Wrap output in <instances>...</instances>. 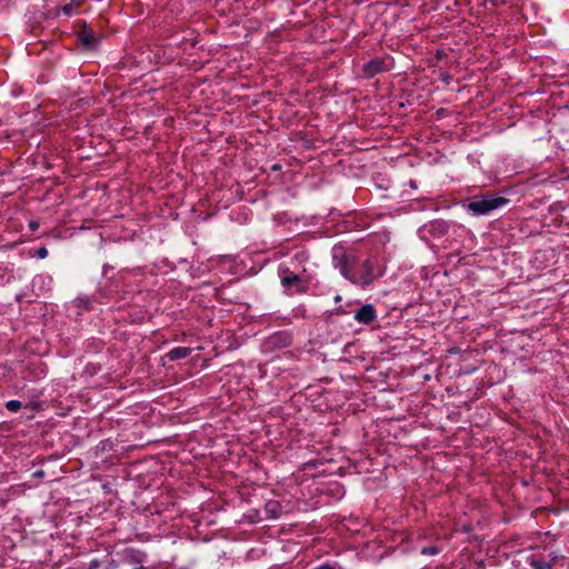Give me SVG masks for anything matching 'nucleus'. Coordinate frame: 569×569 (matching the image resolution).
<instances>
[{
    "instance_id": "20",
    "label": "nucleus",
    "mask_w": 569,
    "mask_h": 569,
    "mask_svg": "<svg viewBox=\"0 0 569 569\" xmlns=\"http://www.w3.org/2000/svg\"><path fill=\"white\" fill-rule=\"evenodd\" d=\"M29 228L32 230V231H36L38 228H39V222L36 221V220H31L29 222Z\"/></svg>"
},
{
    "instance_id": "9",
    "label": "nucleus",
    "mask_w": 569,
    "mask_h": 569,
    "mask_svg": "<svg viewBox=\"0 0 569 569\" xmlns=\"http://www.w3.org/2000/svg\"><path fill=\"white\" fill-rule=\"evenodd\" d=\"M79 40L87 49H93L98 44L96 33L91 29H83L79 33Z\"/></svg>"
},
{
    "instance_id": "3",
    "label": "nucleus",
    "mask_w": 569,
    "mask_h": 569,
    "mask_svg": "<svg viewBox=\"0 0 569 569\" xmlns=\"http://www.w3.org/2000/svg\"><path fill=\"white\" fill-rule=\"evenodd\" d=\"M302 274L300 271L292 270L286 262L278 266L280 283L287 296L307 292L308 284Z\"/></svg>"
},
{
    "instance_id": "1",
    "label": "nucleus",
    "mask_w": 569,
    "mask_h": 569,
    "mask_svg": "<svg viewBox=\"0 0 569 569\" xmlns=\"http://www.w3.org/2000/svg\"><path fill=\"white\" fill-rule=\"evenodd\" d=\"M332 264L340 274L351 283L360 287L370 286L375 279L381 277L383 271L373 258L360 260L353 252L341 244H336L331 250Z\"/></svg>"
},
{
    "instance_id": "11",
    "label": "nucleus",
    "mask_w": 569,
    "mask_h": 569,
    "mask_svg": "<svg viewBox=\"0 0 569 569\" xmlns=\"http://www.w3.org/2000/svg\"><path fill=\"white\" fill-rule=\"evenodd\" d=\"M192 352L191 348L188 347H176L167 352L166 358L170 361H177L189 357Z\"/></svg>"
},
{
    "instance_id": "12",
    "label": "nucleus",
    "mask_w": 569,
    "mask_h": 569,
    "mask_svg": "<svg viewBox=\"0 0 569 569\" xmlns=\"http://www.w3.org/2000/svg\"><path fill=\"white\" fill-rule=\"evenodd\" d=\"M83 2V0H71L69 3L62 6L59 13H63L66 17H72L77 13V8Z\"/></svg>"
},
{
    "instance_id": "18",
    "label": "nucleus",
    "mask_w": 569,
    "mask_h": 569,
    "mask_svg": "<svg viewBox=\"0 0 569 569\" xmlns=\"http://www.w3.org/2000/svg\"><path fill=\"white\" fill-rule=\"evenodd\" d=\"M99 566L100 561L98 559H92L88 565V569H98Z\"/></svg>"
},
{
    "instance_id": "10",
    "label": "nucleus",
    "mask_w": 569,
    "mask_h": 569,
    "mask_svg": "<svg viewBox=\"0 0 569 569\" xmlns=\"http://www.w3.org/2000/svg\"><path fill=\"white\" fill-rule=\"evenodd\" d=\"M268 343L276 348H284L291 345V337L286 332H277L269 338Z\"/></svg>"
},
{
    "instance_id": "26",
    "label": "nucleus",
    "mask_w": 569,
    "mask_h": 569,
    "mask_svg": "<svg viewBox=\"0 0 569 569\" xmlns=\"http://www.w3.org/2000/svg\"><path fill=\"white\" fill-rule=\"evenodd\" d=\"M336 301H340L341 300V297L340 296H336Z\"/></svg>"
},
{
    "instance_id": "4",
    "label": "nucleus",
    "mask_w": 569,
    "mask_h": 569,
    "mask_svg": "<svg viewBox=\"0 0 569 569\" xmlns=\"http://www.w3.org/2000/svg\"><path fill=\"white\" fill-rule=\"evenodd\" d=\"M310 259V253L305 247H295L289 252V267L292 270L300 271L301 273L307 272L306 263Z\"/></svg>"
},
{
    "instance_id": "7",
    "label": "nucleus",
    "mask_w": 569,
    "mask_h": 569,
    "mask_svg": "<svg viewBox=\"0 0 569 569\" xmlns=\"http://www.w3.org/2000/svg\"><path fill=\"white\" fill-rule=\"evenodd\" d=\"M353 318L359 323L369 325L376 320L377 312L371 303H367L355 312Z\"/></svg>"
},
{
    "instance_id": "14",
    "label": "nucleus",
    "mask_w": 569,
    "mask_h": 569,
    "mask_svg": "<svg viewBox=\"0 0 569 569\" xmlns=\"http://www.w3.org/2000/svg\"><path fill=\"white\" fill-rule=\"evenodd\" d=\"M6 408L11 412H18L22 408V403L19 400H9L6 402Z\"/></svg>"
},
{
    "instance_id": "24",
    "label": "nucleus",
    "mask_w": 569,
    "mask_h": 569,
    "mask_svg": "<svg viewBox=\"0 0 569 569\" xmlns=\"http://www.w3.org/2000/svg\"><path fill=\"white\" fill-rule=\"evenodd\" d=\"M42 475H43V471H37V472L34 473V476H37V477H41Z\"/></svg>"
},
{
    "instance_id": "21",
    "label": "nucleus",
    "mask_w": 569,
    "mask_h": 569,
    "mask_svg": "<svg viewBox=\"0 0 569 569\" xmlns=\"http://www.w3.org/2000/svg\"><path fill=\"white\" fill-rule=\"evenodd\" d=\"M78 301H79V305L83 306L84 308H88V305L90 302V300L88 298H86V299L80 298Z\"/></svg>"
},
{
    "instance_id": "22",
    "label": "nucleus",
    "mask_w": 569,
    "mask_h": 569,
    "mask_svg": "<svg viewBox=\"0 0 569 569\" xmlns=\"http://www.w3.org/2000/svg\"><path fill=\"white\" fill-rule=\"evenodd\" d=\"M296 313H297V315H301V316H303V315H305V307H303V306L298 307V308L296 309Z\"/></svg>"
},
{
    "instance_id": "25",
    "label": "nucleus",
    "mask_w": 569,
    "mask_h": 569,
    "mask_svg": "<svg viewBox=\"0 0 569 569\" xmlns=\"http://www.w3.org/2000/svg\"><path fill=\"white\" fill-rule=\"evenodd\" d=\"M46 278L43 276H39L38 278H36V281L37 280H44Z\"/></svg>"
},
{
    "instance_id": "13",
    "label": "nucleus",
    "mask_w": 569,
    "mask_h": 569,
    "mask_svg": "<svg viewBox=\"0 0 569 569\" xmlns=\"http://www.w3.org/2000/svg\"><path fill=\"white\" fill-rule=\"evenodd\" d=\"M527 561L529 562L532 569H552V565L546 562L545 560L538 559L535 556H528Z\"/></svg>"
},
{
    "instance_id": "15",
    "label": "nucleus",
    "mask_w": 569,
    "mask_h": 569,
    "mask_svg": "<svg viewBox=\"0 0 569 569\" xmlns=\"http://www.w3.org/2000/svg\"><path fill=\"white\" fill-rule=\"evenodd\" d=\"M440 552V549L435 546L423 547L421 549V555L425 556H436Z\"/></svg>"
},
{
    "instance_id": "27",
    "label": "nucleus",
    "mask_w": 569,
    "mask_h": 569,
    "mask_svg": "<svg viewBox=\"0 0 569 569\" xmlns=\"http://www.w3.org/2000/svg\"><path fill=\"white\" fill-rule=\"evenodd\" d=\"M133 569H146L143 566L134 567Z\"/></svg>"
},
{
    "instance_id": "2",
    "label": "nucleus",
    "mask_w": 569,
    "mask_h": 569,
    "mask_svg": "<svg viewBox=\"0 0 569 569\" xmlns=\"http://www.w3.org/2000/svg\"><path fill=\"white\" fill-rule=\"evenodd\" d=\"M509 199L495 193L475 196L465 200L461 204L463 209L472 217L489 214L490 212L505 207Z\"/></svg>"
},
{
    "instance_id": "17",
    "label": "nucleus",
    "mask_w": 569,
    "mask_h": 569,
    "mask_svg": "<svg viewBox=\"0 0 569 569\" xmlns=\"http://www.w3.org/2000/svg\"><path fill=\"white\" fill-rule=\"evenodd\" d=\"M312 569H342L340 566L338 565H331V563H322L320 566H317Z\"/></svg>"
},
{
    "instance_id": "19",
    "label": "nucleus",
    "mask_w": 569,
    "mask_h": 569,
    "mask_svg": "<svg viewBox=\"0 0 569 569\" xmlns=\"http://www.w3.org/2000/svg\"><path fill=\"white\" fill-rule=\"evenodd\" d=\"M117 568H118V562L114 559H110L107 562V566L104 569H117Z\"/></svg>"
},
{
    "instance_id": "23",
    "label": "nucleus",
    "mask_w": 569,
    "mask_h": 569,
    "mask_svg": "<svg viewBox=\"0 0 569 569\" xmlns=\"http://www.w3.org/2000/svg\"><path fill=\"white\" fill-rule=\"evenodd\" d=\"M409 187L412 189H417V182L415 180L409 181Z\"/></svg>"
},
{
    "instance_id": "8",
    "label": "nucleus",
    "mask_w": 569,
    "mask_h": 569,
    "mask_svg": "<svg viewBox=\"0 0 569 569\" xmlns=\"http://www.w3.org/2000/svg\"><path fill=\"white\" fill-rule=\"evenodd\" d=\"M266 519H278L283 511L282 505L277 500H269L264 503Z\"/></svg>"
},
{
    "instance_id": "6",
    "label": "nucleus",
    "mask_w": 569,
    "mask_h": 569,
    "mask_svg": "<svg viewBox=\"0 0 569 569\" xmlns=\"http://www.w3.org/2000/svg\"><path fill=\"white\" fill-rule=\"evenodd\" d=\"M385 60L380 57H375L362 67V71L366 78H372L383 71H386Z\"/></svg>"
},
{
    "instance_id": "5",
    "label": "nucleus",
    "mask_w": 569,
    "mask_h": 569,
    "mask_svg": "<svg viewBox=\"0 0 569 569\" xmlns=\"http://www.w3.org/2000/svg\"><path fill=\"white\" fill-rule=\"evenodd\" d=\"M449 231V223L442 219L431 220L419 228L421 237L429 234L433 238H440L447 234Z\"/></svg>"
},
{
    "instance_id": "16",
    "label": "nucleus",
    "mask_w": 569,
    "mask_h": 569,
    "mask_svg": "<svg viewBox=\"0 0 569 569\" xmlns=\"http://www.w3.org/2000/svg\"><path fill=\"white\" fill-rule=\"evenodd\" d=\"M38 259H44L48 257V250L46 247H40L37 249L36 254Z\"/></svg>"
}]
</instances>
